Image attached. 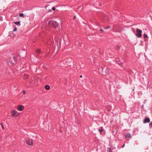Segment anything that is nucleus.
Returning <instances> with one entry per match:
<instances>
[{
	"label": "nucleus",
	"mask_w": 152,
	"mask_h": 152,
	"mask_svg": "<svg viewBox=\"0 0 152 152\" xmlns=\"http://www.w3.org/2000/svg\"><path fill=\"white\" fill-rule=\"evenodd\" d=\"M47 43L50 46H51V44L55 48H57L58 49H59L60 48L61 45L60 41H58L57 40L56 41V44L55 43L54 44L53 39L49 38V39L47 41Z\"/></svg>",
	"instance_id": "1"
},
{
	"label": "nucleus",
	"mask_w": 152,
	"mask_h": 152,
	"mask_svg": "<svg viewBox=\"0 0 152 152\" xmlns=\"http://www.w3.org/2000/svg\"><path fill=\"white\" fill-rule=\"evenodd\" d=\"M99 71L102 75H107L109 72V69L107 66H104V68H101L99 69Z\"/></svg>",
	"instance_id": "2"
},
{
	"label": "nucleus",
	"mask_w": 152,
	"mask_h": 152,
	"mask_svg": "<svg viewBox=\"0 0 152 152\" xmlns=\"http://www.w3.org/2000/svg\"><path fill=\"white\" fill-rule=\"evenodd\" d=\"M9 61L8 62L9 65H12L15 62V58L14 54H12L10 56Z\"/></svg>",
	"instance_id": "3"
},
{
	"label": "nucleus",
	"mask_w": 152,
	"mask_h": 152,
	"mask_svg": "<svg viewBox=\"0 0 152 152\" xmlns=\"http://www.w3.org/2000/svg\"><path fill=\"white\" fill-rule=\"evenodd\" d=\"M49 24L55 28L57 27L58 25V22L53 20L49 21Z\"/></svg>",
	"instance_id": "4"
},
{
	"label": "nucleus",
	"mask_w": 152,
	"mask_h": 152,
	"mask_svg": "<svg viewBox=\"0 0 152 152\" xmlns=\"http://www.w3.org/2000/svg\"><path fill=\"white\" fill-rule=\"evenodd\" d=\"M136 36L139 38H141L142 36V30L139 29V28H137L136 30Z\"/></svg>",
	"instance_id": "5"
},
{
	"label": "nucleus",
	"mask_w": 152,
	"mask_h": 152,
	"mask_svg": "<svg viewBox=\"0 0 152 152\" xmlns=\"http://www.w3.org/2000/svg\"><path fill=\"white\" fill-rule=\"evenodd\" d=\"M26 50H22L19 52V56L22 58H24L26 57Z\"/></svg>",
	"instance_id": "6"
},
{
	"label": "nucleus",
	"mask_w": 152,
	"mask_h": 152,
	"mask_svg": "<svg viewBox=\"0 0 152 152\" xmlns=\"http://www.w3.org/2000/svg\"><path fill=\"white\" fill-rule=\"evenodd\" d=\"M11 113L13 117H17L19 115V113L15 110H12L11 112Z\"/></svg>",
	"instance_id": "7"
},
{
	"label": "nucleus",
	"mask_w": 152,
	"mask_h": 152,
	"mask_svg": "<svg viewBox=\"0 0 152 152\" xmlns=\"http://www.w3.org/2000/svg\"><path fill=\"white\" fill-rule=\"evenodd\" d=\"M26 142L29 145H33V141L31 139H28L26 141Z\"/></svg>",
	"instance_id": "8"
},
{
	"label": "nucleus",
	"mask_w": 152,
	"mask_h": 152,
	"mask_svg": "<svg viewBox=\"0 0 152 152\" xmlns=\"http://www.w3.org/2000/svg\"><path fill=\"white\" fill-rule=\"evenodd\" d=\"M103 19L105 23H107L109 21L108 17L105 14L103 16Z\"/></svg>",
	"instance_id": "9"
},
{
	"label": "nucleus",
	"mask_w": 152,
	"mask_h": 152,
	"mask_svg": "<svg viewBox=\"0 0 152 152\" xmlns=\"http://www.w3.org/2000/svg\"><path fill=\"white\" fill-rule=\"evenodd\" d=\"M109 152H116L117 151L115 148L112 146L109 148Z\"/></svg>",
	"instance_id": "10"
},
{
	"label": "nucleus",
	"mask_w": 152,
	"mask_h": 152,
	"mask_svg": "<svg viewBox=\"0 0 152 152\" xmlns=\"http://www.w3.org/2000/svg\"><path fill=\"white\" fill-rule=\"evenodd\" d=\"M150 121V120L149 118H147L145 119L143 121V123L144 124H145L146 123H149Z\"/></svg>",
	"instance_id": "11"
},
{
	"label": "nucleus",
	"mask_w": 152,
	"mask_h": 152,
	"mask_svg": "<svg viewBox=\"0 0 152 152\" xmlns=\"http://www.w3.org/2000/svg\"><path fill=\"white\" fill-rule=\"evenodd\" d=\"M24 108V107L23 106L21 105H19L18 107V109L20 111H22L23 110Z\"/></svg>",
	"instance_id": "12"
},
{
	"label": "nucleus",
	"mask_w": 152,
	"mask_h": 152,
	"mask_svg": "<svg viewBox=\"0 0 152 152\" xmlns=\"http://www.w3.org/2000/svg\"><path fill=\"white\" fill-rule=\"evenodd\" d=\"M14 23L17 25L20 26V21H17L15 22H14Z\"/></svg>",
	"instance_id": "13"
},
{
	"label": "nucleus",
	"mask_w": 152,
	"mask_h": 152,
	"mask_svg": "<svg viewBox=\"0 0 152 152\" xmlns=\"http://www.w3.org/2000/svg\"><path fill=\"white\" fill-rule=\"evenodd\" d=\"M50 86L48 85H46L45 86V88L47 90H48L50 89Z\"/></svg>",
	"instance_id": "14"
},
{
	"label": "nucleus",
	"mask_w": 152,
	"mask_h": 152,
	"mask_svg": "<svg viewBox=\"0 0 152 152\" xmlns=\"http://www.w3.org/2000/svg\"><path fill=\"white\" fill-rule=\"evenodd\" d=\"M131 136V135L130 133H127L125 137L126 138H129Z\"/></svg>",
	"instance_id": "15"
},
{
	"label": "nucleus",
	"mask_w": 152,
	"mask_h": 152,
	"mask_svg": "<svg viewBox=\"0 0 152 152\" xmlns=\"http://www.w3.org/2000/svg\"><path fill=\"white\" fill-rule=\"evenodd\" d=\"M64 41H65L66 44V42L69 41V39L68 38H66V37L64 38Z\"/></svg>",
	"instance_id": "16"
},
{
	"label": "nucleus",
	"mask_w": 152,
	"mask_h": 152,
	"mask_svg": "<svg viewBox=\"0 0 152 152\" xmlns=\"http://www.w3.org/2000/svg\"><path fill=\"white\" fill-rule=\"evenodd\" d=\"M98 130L100 132H102L104 130V129L103 128V127L102 126L101 127V129H98Z\"/></svg>",
	"instance_id": "17"
},
{
	"label": "nucleus",
	"mask_w": 152,
	"mask_h": 152,
	"mask_svg": "<svg viewBox=\"0 0 152 152\" xmlns=\"http://www.w3.org/2000/svg\"><path fill=\"white\" fill-rule=\"evenodd\" d=\"M19 16L20 17H24L23 14V13H20L19 14Z\"/></svg>",
	"instance_id": "18"
},
{
	"label": "nucleus",
	"mask_w": 152,
	"mask_h": 152,
	"mask_svg": "<svg viewBox=\"0 0 152 152\" xmlns=\"http://www.w3.org/2000/svg\"><path fill=\"white\" fill-rule=\"evenodd\" d=\"M36 52L37 53L39 54H40L41 52V51L40 49L37 50L36 51Z\"/></svg>",
	"instance_id": "19"
},
{
	"label": "nucleus",
	"mask_w": 152,
	"mask_h": 152,
	"mask_svg": "<svg viewBox=\"0 0 152 152\" xmlns=\"http://www.w3.org/2000/svg\"><path fill=\"white\" fill-rule=\"evenodd\" d=\"M122 63H123V62H122L121 61L120 62V61H119L118 62V64L121 66H122Z\"/></svg>",
	"instance_id": "20"
},
{
	"label": "nucleus",
	"mask_w": 152,
	"mask_h": 152,
	"mask_svg": "<svg viewBox=\"0 0 152 152\" xmlns=\"http://www.w3.org/2000/svg\"><path fill=\"white\" fill-rule=\"evenodd\" d=\"M149 126L150 127H152V121L149 123Z\"/></svg>",
	"instance_id": "21"
},
{
	"label": "nucleus",
	"mask_w": 152,
	"mask_h": 152,
	"mask_svg": "<svg viewBox=\"0 0 152 152\" xmlns=\"http://www.w3.org/2000/svg\"><path fill=\"white\" fill-rule=\"evenodd\" d=\"M144 38H147L148 37L147 35L146 34H145L144 35Z\"/></svg>",
	"instance_id": "22"
},
{
	"label": "nucleus",
	"mask_w": 152,
	"mask_h": 152,
	"mask_svg": "<svg viewBox=\"0 0 152 152\" xmlns=\"http://www.w3.org/2000/svg\"><path fill=\"white\" fill-rule=\"evenodd\" d=\"M111 27V26H107V28H105V29H106V30H107V29H109V28H110Z\"/></svg>",
	"instance_id": "23"
},
{
	"label": "nucleus",
	"mask_w": 152,
	"mask_h": 152,
	"mask_svg": "<svg viewBox=\"0 0 152 152\" xmlns=\"http://www.w3.org/2000/svg\"><path fill=\"white\" fill-rule=\"evenodd\" d=\"M3 20V17L2 16L0 17V21H2Z\"/></svg>",
	"instance_id": "24"
},
{
	"label": "nucleus",
	"mask_w": 152,
	"mask_h": 152,
	"mask_svg": "<svg viewBox=\"0 0 152 152\" xmlns=\"http://www.w3.org/2000/svg\"><path fill=\"white\" fill-rule=\"evenodd\" d=\"M17 30V28H15L13 30V31H15Z\"/></svg>",
	"instance_id": "25"
},
{
	"label": "nucleus",
	"mask_w": 152,
	"mask_h": 152,
	"mask_svg": "<svg viewBox=\"0 0 152 152\" xmlns=\"http://www.w3.org/2000/svg\"><path fill=\"white\" fill-rule=\"evenodd\" d=\"M52 10H55V7H53L52 8Z\"/></svg>",
	"instance_id": "26"
},
{
	"label": "nucleus",
	"mask_w": 152,
	"mask_h": 152,
	"mask_svg": "<svg viewBox=\"0 0 152 152\" xmlns=\"http://www.w3.org/2000/svg\"><path fill=\"white\" fill-rule=\"evenodd\" d=\"M1 127H2V129L4 130V126L3 125H2Z\"/></svg>",
	"instance_id": "27"
},
{
	"label": "nucleus",
	"mask_w": 152,
	"mask_h": 152,
	"mask_svg": "<svg viewBox=\"0 0 152 152\" xmlns=\"http://www.w3.org/2000/svg\"><path fill=\"white\" fill-rule=\"evenodd\" d=\"M125 146V144H124V145L121 148H124V147Z\"/></svg>",
	"instance_id": "28"
},
{
	"label": "nucleus",
	"mask_w": 152,
	"mask_h": 152,
	"mask_svg": "<svg viewBox=\"0 0 152 152\" xmlns=\"http://www.w3.org/2000/svg\"><path fill=\"white\" fill-rule=\"evenodd\" d=\"M30 59L31 61H33V59H32V58H31Z\"/></svg>",
	"instance_id": "29"
},
{
	"label": "nucleus",
	"mask_w": 152,
	"mask_h": 152,
	"mask_svg": "<svg viewBox=\"0 0 152 152\" xmlns=\"http://www.w3.org/2000/svg\"><path fill=\"white\" fill-rule=\"evenodd\" d=\"M96 25L97 26H99V23L97 22L96 23Z\"/></svg>",
	"instance_id": "30"
},
{
	"label": "nucleus",
	"mask_w": 152,
	"mask_h": 152,
	"mask_svg": "<svg viewBox=\"0 0 152 152\" xmlns=\"http://www.w3.org/2000/svg\"><path fill=\"white\" fill-rule=\"evenodd\" d=\"M100 31L101 32H103V30L102 29H100Z\"/></svg>",
	"instance_id": "31"
},
{
	"label": "nucleus",
	"mask_w": 152,
	"mask_h": 152,
	"mask_svg": "<svg viewBox=\"0 0 152 152\" xmlns=\"http://www.w3.org/2000/svg\"><path fill=\"white\" fill-rule=\"evenodd\" d=\"M23 93L24 94H25V91H23Z\"/></svg>",
	"instance_id": "32"
},
{
	"label": "nucleus",
	"mask_w": 152,
	"mask_h": 152,
	"mask_svg": "<svg viewBox=\"0 0 152 152\" xmlns=\"http://www.w3.org/2000/svg\"><path fill=\"white\" fill-rule=\"evenodd\" d=\"M0 124H1V126H2V125H3V124H2V123H1Z\"/></svg>",
	"instance_id": "33"
},
{
	"label": "nucleus",
	"mask_w": 152,
	"mask_h": 152,
	"mask_svg": "<svg viewBox=\"0 0 152 152\" xmlns=\"http://www.w3.org/2000/svg\"><path fill=\"white\" fill-rule=\"evenodd\" d=\"M82 77V75H80V78Z\"/></svg>",
	"instance_id": "34"
},
{
	"label": "nucleus",
	"mask_w": 152,
	"mask_h": 152,
	"mask_svg": "<svg viewBox=\"0 0 152 152\" xmlns=\"http://www.w3.org/2000/svg\"><path fill=\"white\" fill-rule=\"evenodd\" d=\"M74 19H75L76 18V17L75 16L74 17Z\"/></svg>",
	"instance_id": "35"
},
{
	"label": "nucleus",
	"mask_w": 152,
	"mask_h": 152,
	"mask_svg": "<svg viewBox=\"0 0 152 152\" xmlns=\"http://www.w3.org/2000/svg\"><path fill=\"white\" fill-rule=\"evenodd\" d=\"M134 89H133V91H134Z\"/></svg>",
	"instance_id": "36"
}]
</instances>
